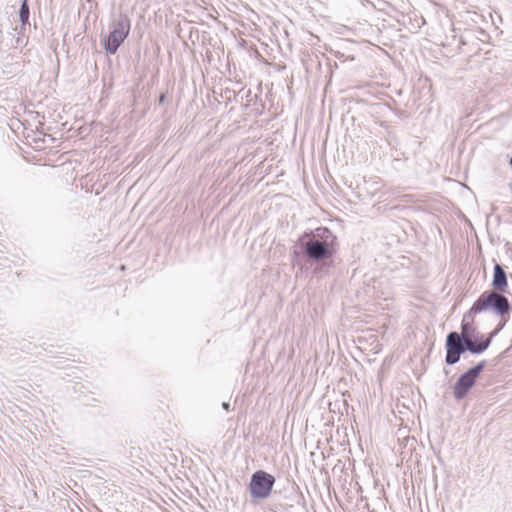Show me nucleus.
<instances>
[{
    "mask_svg": "<svg viewBox=\"0 0 512 512\" xmlns=\"http://www.w3.org/2000/svg\"><path fill=\"white\" fill-rule=\"evenodd\" d=\"M492 285L496 291L505 292L508 287L506 273L499 264L494 267Z\"/></svg>",
    "mask_w": 512,
    "mask_h": 512,
    "instance_id": "6e6552de",
    "label": "nucleus"
},
{
    "mask_svg": "<svg viewBox=\"0 0 512 512\" xmlns=\"http://www.w3.org/2000/svg\"><path fill=\"white\" fill-rule=\"evenodd\" d=\"M163 101H164V96L162 95V96L160 97V102H163Z\"/></svg>",
    "mask_w": 512,
    "mask_h": 512,
    "instance_id": "9d476101",
    "label": "nucleus"
},
{
    "mask_svg": "<svg viewBox=\"0 0 512 512\" xmlns=\"http://www.w3.org/2000/svg\"><path fill=\"white\" fill-rule=\"evenodd\" d=\"M20 17H21V20L23 22H26L28 20V17H29V7H28V4H27V0L23 1V4L21 6V10H20Z\"/></svg>",
    "mask_w": 512,
    "mask_h": 512,
    "instance_id": "1a4fd4ad",
    "label": "nucleus"
},
{
    "mask_svg": "<svg viewBox=\"0 0 512 512\" xmlns=\"http://www.w3.org/2000/svg\"><path fill=\"white\" fill-rule=\"evenodd\" d=\"M505 324L506 321H504L495 331H493L489 337L484 340L475 342L470 337V333L474 331L473 326L469 323L463 322L461 325V336L463 337L466 349L474 354L485 351L489 347L492 338L504 327Z\"/></svg>",
    "mask_w": 512,
    "mask_h": 512,
    "instance_id": "7ed1b4c3",
    "label": "nucleus"
},
{
    "mask_svg": "<svg viewBox=\"0 0 512 512\" xmlns=\"http://www.w3.org/2000/svg\"><path fill=\"white\" fill-rule=\"evenodd\" d=\"M483 369V364L480 363L476 365L475 367L469 369L466 373L460 376L458 381L456 382L454 386V396L456 399H462L464 398L469 390L473 387L475 384L477 378L479 377L480 372Z\"/></svg>",
    "mask_w": 512,
    "mask_h": 512,
    "instance_id": "20e7f679",
    "label": "nucleus"
},
{
    "mask_svg": "<svg viewBox=\"0 0 512 512\" xmlns=\"http://www.w3.org/2000/svg\"><path fill=\"white\" fill-rule=\"evenodd\" d=\"M274 483V476L263 470L256 471L252 475L249 485L251 496L259 499L267 498L272 491Z\"/></svg>",
    "mask_w": 512,
    "mask_h": 512,
    "instance_id": "f03ea898",
    "label": "nucleus"
},
{
    "mask_svg": "<svg viewBox=\"0 0 512 512\" xmlns=\"http://www.w3.org/2000/svg\"><path fill=\"white\" fill-rule=\"evenodd\" d=\"M492 310L501 317V323L506 321V315L510 313L511 306L508 299L497 291L483 292L470 308V313L479 314L481 312Z\"/></svg>",
    "mask_w": 512,
    "mask_h": 512,
    "instance_id": "f257e3e1",
    "label": "nucleus"
},
{
    "mask_svg": "<svg viewBox=\"0 0 512 512\" xmlns=\"http://www.w3.org/2000/svg\"><path fill=\"white\" fill-rule=\"evenodd\" d=\"M462 343L461 336L457 332H451L446 340V362L448 364H455L459 361L460 355L465 351Z\"/></svg>",
    "mask_w": 512,
    "mask_h": 512,
    "instance_id": "423d86ee",
    "label": "nucleus"
},
{
    "mask_svg": "<svg viewBox=\"0 0 512 512\" xmlns=\"http://www.w3.org/2000/svg\"><path fill=\"white\" fill-rule=\"evenodd\" d=\"M306 252L309 257L314 259H322L329 253L324 243L319 241H310L306 244Z\"/></svg>",
    "mask_w": 512,
    "mask_h": 512,
    "instance_id": "0eeeda50",
    "label": "nucleus"
},
{
    "mask_svg": "<svg viewBox=\"0 0 512 512\" xmlns=\"http://www.w3.org/2000/svg\"><path fill=\"white\" fill-rule=\"evenodd\" d=\"M510 164L512 165V157H511V160H510Z\"/></svg>",
    "mask_w": 512,
    "mask_h": 512,
    "instance_id": "9b49d317",
    "label": "nucleus"
},
{
    "mask_svg": "<svg viewBox=\"0 0 512 512\" xmlns=\"http://www.w3.org/2000/svg\"><path fill=\"white\" fill-rule=\"evenodd\" d=\"M130 32L129 20L121 21L116 24L114 29L110 32L107 40L104 43L105 50L110 53H116L119 46L124 42Z\"/></svg>",
    "mask_w": 512,
    "mask_h": 512,
    "instance_id": "39448f33",
    "label": "nucleus"
}]
</instances>
